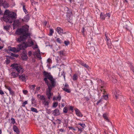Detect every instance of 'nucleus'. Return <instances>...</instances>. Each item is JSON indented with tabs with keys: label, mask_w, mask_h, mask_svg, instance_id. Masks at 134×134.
<instances>
[{
	"label": "nucleus",
	"mask_w": 134,
	"mask_h": 134,
	"mask_svg": "<svg viewBox=\"0 0 134 134\" xmlns=\"http://www.w3.org/2000/svg\"><path fill=\"white\" fill-rule=\"evenodd\" d=\"M11 55L12 56L14 57H18L19 55L18 54H16L13 53H11Z\"/></svg>",
	"instance_id": "obj_35"
},
{
	"label": "nucleus",
	"mask_w": 134,
	"mask_h": 134,
	"mask_svg": "<svg viewBox=\"0 0 134 134\" xmlns=\"http://www.w3.org/2000/svg\"><path fill=\"white\" fill-rule=\"evenodd\" d=\"M31 110L32 111L35 112L36 113L38 112V111H37V109L32 107L31 108Z\"/></svg>",
	"instance_id": "obj_23"
},
{
	"label": "nucleus",
	"mask_w": 134,
	"mask_h": 134,
	"mask_svg": "<svg viewBox=\"0 0 134 134\" xmlns=\"http://www.w3.org/2000/svg\"><path fill=\"white\" fill-rule=\"evenodd\" d=\"M22 58L23 60H25L27 59V55H22Z\"/></svg>",
	"instance_id": "obj_25"
},
{
	"label": "nucleus",
	"mask_w": 134,
	"mask_h": 134,
	"mask_svg": "<svg viewBox=\"0 0 134 134\" xmlns=\"http://www.w3.org/2000/svg\"><path fill=\"white\" fill-rule=\"evenodd\" d=\"M51 90H52L48 89V90L46 92V94L47 96V98L49 99H50L51 96L52 94L51 92Z\"/></svg>",
	"instance_id": "obj_13"
},
{
	"label": "nucleus",
	"mask_w": 134,
	"mask_h": 134,
	"mask_svg": "<svg viewBox=\"0 0 134 134\" xmlns=\"http://www.w3.org/2000/svg\"><path fill=\"white\" fill-rule=\"evenodd\" d=\"M10 94L13 96L14 94V92L13 91L12 89L9 91Z\"/></svg>",
	"instance_id": "obj_37"
},
{
	"label": "nucleus",
	"mask_w": 134,
	"mask_h": 134,
	"mask_svg": "<svg viewBox=\"0 0 134 134\" xmlns=\"http://www.w3.org/2000/svg\"><path fill=\"white\" fill-rule=\"evenodd\" d=\"M32 48L33 49H35L37 48H38V46L36 44L34 46L32 47Z\"/></svg>",
	"instance_id": "obj_45"
},
{
	"label": "nucleus",
	"mask_w": 134,
	"mask_h": 134,
	"mask_svg": "<svg viewBox=\"0 0 134 134\" xmlns=\"http://www.w3.org/2000/svg\"><path fill=\"white\" fill-rule=\"evenodd\" d=\"M100 18L102 19L103 20H104L105 19V18L106 17H108V18H109L110 16V14L106 13L105 14H104L102 13H101L100 15Z\"/></svg>",
	"instance_id": "obj_12"
},
{
	"label": "nucleus",
	"mask_w": 134,
	"mask_h": 134,
	"mask_svg": "<svg viewBox=\"0 0 134 134\" xmlns=\"http://www.w3.org/2000/svg\"><path fill=\"white\" fill-rule=\"evenodd\" d=\"M79 125H80V126H81L83 128H85L86 126L85 124H78Z\"/></svg>",
	"instance_id": "obj_38"
},
{
	"label": "nucleus",
	"mask_w": 134,
	"mask_h": 134,
	"mask_svg": "<svg viewBox=\"0 0 134 134\" xmlns=\"http://www.w3.org/2000/svg\"><path fill=\"white\" fill-rule=\"evenodd\" d=\"M103 117L106 120L108 121V117L105 114H104L103 115Z\"/></svg>",
	"instance_id": "obj_32"
},
{
	"label": "nucleus",
	"mask_w": 134,
	"mask_h": 134,
	"mask_svg": "<svg viewBox=\"0 0 134 134\" xmlns=\"http://www.w3.org/2000/svg\"><path fill=\"white\" fill-rule=\"evenodd\" d=\"M109 34H105V36L107 40V44L108 46V47L109 48H111V43L110 41L109 38L108 37V35Z\"/></svg>",
	"instance_id": "obj_10"
},
{
	"label": "nucleus",
	"mask_w": 134,
	"mask_h": 134,
	"mask_svg": "<svg viewBox=\"0 0 134 134\" xmlns=\"http://www.w3.org/2000/svg\"><path fill=\"white\" fill-rule=\"evenodd\" d=\"M27 103V101H25L23 103V104L22 106L23 107H25V105Z\"/></svg>",
	"instance_id": "obj_40"
},
{
	"label": "nucleus",
	"mask_w": 134,
	"mask_h": 134,
	"mask_svg": "<svg viewBox=\"0 0 134 134\" xmlns=\"http://www.w3.org/2000/svg\"><path fill=\"white\" fill-rule=\"evenodd\" d=\"M102 101V100L101 99H100V100H99V101H98L97 103V105H98V104L100 102Z\"/></svg>",
	"instance_id": "obj_61"
},
{
	"label": "nucleus",
	"mask_w": 134,
	"mask_h": 134,
	"mask_svg": "<svg viewBox=\"0 0 134 134\" xmlns=\"http://www.w3.org/2000/svg\"><path fill=\"white\" fill-rule=\"evenodd\" d=\"M63 111L65 113H67L68 111L67 108L66 107H65L63 109Z\"/></svg>",
	"instance_id": "obj_41"
},
{
	"label": "nucleus",
	"mask_w": 134,
	"mask_h": 134,
	"mask_svg": "<svg viewBox=\"0 0 134 134\" xmlns=\"http://www.w3.org/2000/svg\"><path fill=\"white\" fill-rule=\"evenodd\" d=\"M85 98L86 99V100H87V101H88L89 100V98L88 97H85Z\"/></svg>",
	"instance_id": "obj_64"
},
{
	"label": "nucleus",
	"mask_w": 134,
	"mask_h": 134,
	"mask_svg": "<svg viewBox=\"0 0 134 134\" xmlns=\"http://www.w3.org/2000/svg\"><path fill=\"white\" fill-rule=\"evenodd\" d=\"M70 109L71 110H73V107H72V106H70Z\"/></svg>",
	"instance_id": "obj_63"
},
{
	"label": "nucleus",
	"mask_w": 134,
	"mask_h": 134,
	"mask_svg": "<svg viewBox=\"0 0 134 134\" xmlns=\"http://www.w3.org/2000/svg\"><path fill=\"white\" fill-rule=\"evenodd\" d=\"M47 62L49 63H50L51 62V59L50 58H49L47 60Z\"/></svg>",
	"instance_id": "obj_53"
},
{
	"label": "nucleus",
	"mask_w": 134,
	"mask_h": 134,
	"mask_svg": "<svg viewBox=\"0 0 134 134\" xmlns=\"http://www.w3.org/2000/svg\"><path fill=\"white\" fill-rule=\"evenodd\" d=\"M73 80L74 81L76 80L77 79V75L76 74H74L73 75Z\"/></svg>",
	"instance_id": "obj_27"
},
{
	"label": "nucleus",
	"mask_w": 134,
	"mask_h": 134,
	"mask_svg": "<svg viewBox=\"0 0 134 134\" xmlns=\"http://www.w3.org/2000/svg\"><path fill=\"white\" fill-rule=\"evenodd\" d=\"M40 51L39 49H38L37 51V52H36L35 53H34V55H37L38 54H40Z\"/></svg>",
	"instance_id": "obj_46"
},
{
	"label": "nucleus",
	"mask_w": 134,
	"mask_h": 134,
	"mask_svg": "<svg viewBox=\"0 0 134 134\" xmlns=\"http://www.w3.org/2000/svg\"><path fill=\"white\" fill-rule=\"evenodd\" d=\"M11 123L13 124H14L15 122V120L13 118H12L11 119Z\"/></svg>",
	"instance_id": "obj_36"
},
{
	"label": "nucleus",
	"mask_w": 134,
	"mask_h": 134,
	"mask_svg": "<svg viewBox=\"0 0 134 134\" xmlns=\"http://www.w3.org/2000/svg\"><path fill=\"white\" fill-rule=\"evenodd\" d=\"M23 93L25 94H26L27 92V90H24L23 91Z\"/></svg>",
	"instance_id": "obj_54"
},
{
	"label": "nucleus",
	"mask_w": 134,
	"mask_h": 134,
	"mask_svg": "<svg viewBox=\"0 0 134 134\" xmlns=\"http://www.w3.org/2000/svg\"><path fill=\"white\" fill-rule=\"evenodd\" d=\"M11 66L12 67V68L11 69L12 72L10 73L11 76L13 78L19 76V80L25 82L27 78V76L24 74L19 75V74H22L24 72V69L22 67L15 63L12 64Z\"/></svg>",
	"instance_id": "obj_1"
},
{
	"label": "nucleus",
	"mask_w": 134,
	"mask_h": 134,
	"mask_svg": "<svg viewBox=\"0 0 134 134\" xmlns=\"http://www.w3.org/2000/svg\"><path fill=\"white\" fill-rule=\"evenodd\" d=\"M31 4L33 6H34L35 5H38V3L37 2H36L33 0L31 1Z\"/></svg>",
	"instance_id": "obj_24"
},
{
	"label": "nucleus",
	"mask_w": 134,
	"mask_h": 134,
	"mask_svg": "<svg viewBox=\"0 0 134 134\" xmlns=\"http://www.w3.org/2000/svg\"><path fill=\"white\" fill-rule=\"evenodd\" d=\"M22 55H27L26 51L24 50L22 52Z\"/></svg>",
	"instance_id": "obj_51"
},
{
	"label": "nucleus",
	"mask_w": 134,
	"mask_h": 134,
	"mask_svg": "<svg viewBox=\"0 0 134 134\" xmlns=\"http://www.w3.org/2000/svg\"><path fill=\"white\" fill-rule=\"evenodd\" d=\"M57 121L58 122V123L59 124H60L61 123V120L59 119H57Z\"/></svg>",
	"instance_id": "obj_59"
},
{
	"label": "nucleus",
	"mask_w": 134,
	"mask_h": 134,
	"mask_svg": "<svg viewBox=\"0 0 134 134\" xmlns=\"http://www.w3.org/2000/svg\"><path fill=\"white\" fill-rule=\"evenodd\" d=\"M16 15V14L14 12L6 10L4 13L3 20L7 23H12L15 18Z\"/></svg>",
	"instance_id": "obj_3"
},
{
	"label": "nucleus",
	"mask_w": 134,
	"mask_h": 134,
	"mask_svg": "<svg viewBox=\"0 0 134 134\" xmlns=\"http://www.w3.org/2000/svg\"><path fill=\"white\" fill-rule=\"evenodd\" d=\"M39 98L42 101V104L45 107L48 108L49 107V102L46 99L44 96H40Z\"/></svg>",
	"instance_id": "obj_7"
},
{
	"label": "nucleus",
	"mask_w": 134,
	"mask_h": 134,
	"mask_svg": "<svg viewBox=\"0 0 134 134\" xmlns=\"http://www.w3.org/2000/svg\"><path fill=\"white\" fill-rule=\"evenodd\" d=\"M54 32V31L53 29H50L49 34H53Z\"/></svg>",
	"instance_id": "obj_50"
},
{
	"label": "nucleus",
	"mask_w": 134,
	"mask_h": 134,
	"mask_svg": "<svg viewBox=\"0 0 134 134\" xmlns=\"http://www.w3.org/2000/svg\"><path fill=\"white\" fill-rule=\"evenodd\" d=\"M52 114L55 116H57L60 114L59 110L58 109H56L52 111Z\"/></svg>",
	"instance_id": "obj_14"
},
{
	"label": "nucleus",
	"mask_w": 134,
	"mask_h": 134,
	"mask_svg": "<svg viewBox=\"0 0 134 134\" xmlns=\"http://www.w3.org/2000/svg\"><path fill=\"white\" fill-rule=\"evenodd\" d=\"M61 97L60 95H59L57 97H54L53 99L54 100H60L61 99Z\"/></svg>",
	"instance_id": "obj_21"
},
{
	"label": "nucleus",
	"mask_w": 134,
	"mask_h": 134,
	"mask_svg": "<svg viewBox=\"0 0 134 134\" xmlns=\"http://www.w3.org/2000/svg\"><path fill=\"white\" fill-rule=\"evenodd\" d=\"M70 16L67 18V20L68 21L71 23L72 22V13L71 12L70 13Z\"/></svg>",
	"instance_id": "obj_19"
},
{
	"label": "nucleus",
	"mask_w": 134,
	"mask_h": 134,
	"mask_svg": "<svg viewBox=\"0 0 134 134\" xmlns=\"http://www.w3.org/2000/svg\"><path fill=\"white\" fill-rule=\"evenodd\" d=\"M43 74L45 77L44 79L45 82H47L48 79L49 80L53 77L50 73H48L45 71H43Z\"/></svg>",
	"instance_id": "obj_9"
},
{
	"label": "nucleus",
	"mask_w": 134,
	"mask_h": 134,
	"mask_svg": "<svg viewBox=\"0 0 134 134\" xmlns=\"http://www.w3.org/2000/svg\"><path fill=\"white\" fill-rule=\"evenodd\" d=\"M10 27V26H5L4 27V28L5 30L7 31L9 29Z\"/></svg>",
	"instance_id": "obj_33"
},
{
	"label": "nucleus",
	"mask_w": 134,
	"mask_h": 134,
	"mask_svg": "<svg viewBox=\"0 0 134 134\" xmlns=\"http://www.w3.org/2000/svg\"><path fill=\"white\" fill-rule=\"evenodd\" d=\"M0 94H1L2 95V94H4V92H3V91L2 90H0Z\"/></svg>",
	"instance_id": "obj_55"
},
{
	"label": "nucleus",
	"mask_w": 134,
	"mask_h": 134,
	"mask_svg": "<svg viewBox=\"0 0 134 134\" xmlns=\"http://www.w3.org/2000/svg\"><path fill=\"white\" fill-rule=\"evenodd\" d=\"M69 128L70 129L72 130H73L74 131H76V129H75L74 128L72 127H69Z\"/></svg>",
	"instance_id": "obj_48"
},
{
	"label": "nucleus",
	"mask_w": 134,
	"mask_h": 134,
	"mask_svg": "<svg viewBox=\"0 0 134 134\" xmlns=\"http://www.w3.org/2000/svg\"><path fill=\"white\" fill-rule=\"evenodd\" d=\"M50 82L47 81V82H45L48 87V88L50 90H52V88L54 87L57 85V82L55 79L53 77L49 80Z\"/></svg>",
	"instance_id": "obj_4"
},
{
	"label": "nucleus",
	"mask_w": 134,
	"mask_h": 134,
	"mask_svg": "<svg viewBox=\"0 0 134 134\" xmlns=\"http://www.w3.org/2000/svg\"><path fill=\"white\" fill-rule=\"evenodd\" d=\"M103 86H101V88H100V90L101 91V92H103V94H104V93L105 92V91L103 89Z\"/></svg>",
	"instance_id": "obj_44"
},
{
	"label": "nucleus",
	"mask_w": 134,
	"mask_h": 134,
	"mask_svg": "<svg viewBox=\"0 0 134 134\" xmlns=\"http://www.w3.org/2000/svg\"><path fill=\"white\" fill-rule=\"evenodd\" d=\"M78 130L79 131H80V133H81V132H82L83 131V128H78Z\"/></svg>",
	"instance_id": "obj_49"
},
{
	"label": "nucleus",
	"mask_w": 134,
	"mask_h": 134,
	"mask_svg": "<svg viewBox=\"0 0 134 134\" xmlns=\"http://www.w3.org/2000/svg\"><path fill=\"white\" fill-rule=\"evenodd\" d=\"M13 129L14 131L17 133H18L20 132L18 127L15 125H14L13 126Z\"/></svg>",
	"instance_id": "obj_18"
},
{
	"label": "nucleus",
	"mask_w": 134,
	"mask_h": 134,
	"mask_svg": "<svg viewBox=\"0 0 134 134\" xmlns=\"http://www.w3.org/2000/svg\"><path fill=\"white\" fill-rule=\"evenodd\" d=\"M23 10L26 14L28 12H27V10L26 9H24Z\"/></svg>",
	"instance_id": "obj_56"
},
{
	"label": "nucleus",
	"mask_w": 134,
	"mask_h": 134,
	"mask_svg": "<svg viewBox=\"0 0 134 134\" xmlns=\"http://www.w3.org/2000/svg\"><path fill=\"white\" fill-rule=\"evenodd\" d=\"M29 19V17L28 15H26L25 16L24 19H21L22 20V22H27Z\"/></svg>",
	"instance_id": "obj_15"
},
{
	"label": "nucleus",
	"mask_w": 134,
	"mask_h": 134,
	"mask_svg": "<svg viewBox=\"0 0 134 134\" xmlns=\"http://www.w3.org/2000/svg\"><path fill=\"white\" fill-rule=\"evenodd\" d=\"M62 75L63 77H64V80L65 79V74L64 71H63L62 72Z\"/></svg>",
	"instance_id": "obj_43"
},
{
	"label": "nucleus",
	"mask_w": 134,
	"mask_h": 134,
	"mask_svg": "<svg viewBox=\"0 0 134 134\" xmlns=\"http://www.w3.org/2000/svg\"><path fill=\"white\" fill-rule=\"evenodd\" d=\"M32 52L30 51H29L28 52V55H29V56H31V54H32Z\"/></svg>",
	"instance_id": "obj_52"
},
{
	"label": "nucleus",
	"mask_w": 134,
	"mask_h": 134,
	"mask_svg": "<svg viewBox=\"0 0 134 134\" xmlns=\"http://www.w3.org/2000/svg\"><path fill=\"white\" fill-rule=\"evenodd\" d=\"M35 86V85H31L29 86L30 88L32 90V92H33L34 90Z\"/></svg>",
	"instance_id": "obj_22"
},
{
	"label": "nucleus",
	"mask_w": 134,
	"mask_h": 134,
	"mask_svg": "<svg viewBox=\"0 0 134 134\" xmlns=\"http://www.w3.org/2000/svg\"><path fill=\"white\" fill-rule=\"evenodd\" d=\"M58 104V103L57 102H54L53 103V107H56Z\"/></svg>",
	"instance_id": "obj_34"
},
{
	"label": "nucleus",
	"mask_w": 134,
	"mask_h": 134,
	"mask_svg": "<svg viewBox=\"0 0 134 134\" xmlns=\"http://www.w3.org/2000/svg\"><path fill=\"white\" fill-rule=\"evenodd\" d=\"M22 22V20L21 19H16L14 21L13 25V28L15 29V28L18 27L21 25Z\"/></svg>",
	"instance_id": "obj_8"
},
{
	"label": "nucleus",
	"mask_w": 134,
	"mask_h": 134,
	"mask_svg": "<svg viewBox=\"0 0 134 134\" xmlns=\"http://www.w3.org/2000/svg\"><path fill=\"white\" fill-rule=\"evenodd\" d=\"M29 26L27 25H24L22 27L18 29L16 31L15 34L19 33L20 34H29L28 33L29 30Z\"/></svg>",
	"instance_id": "obj_5"
},
{
	"label": "nucleus",
	"mask_w": 134,
	"mask_h": 134,
	"mask_svg": "<svg viewBox=\"0 0 134 134\" xmlns=\"http://www.w3.org/2000/svg\"><path fill=\"white\" fill-rule=\"evenodd\" d=\"M31 102H32V104H34L36 102V100H35V99L33 98H32L31 99Z\"/></svg>",
	"instance_id": "obj_39"
},
{
	"label": "nucleus",
	"mask_w": 134,
	"mask_h": 134,
	"mask_svg": "<svg viewBox=\"0 0 134 134\" xmlns=\"http://www.w3.org/2000/svg\"><path fill=\"white\" fill-rule=\"evenodd\" d=\"M7 88L9 91H10L12 89L9 86L7 87Z\"/></svg>",
	"instance_id": "obj_58"
},
{
	"label": "nucleus",
	"mask_w": 134,
	"mask_h": 134,
	"mask_svg": "<svg viewBox=\"0 0 134 134\" xmlns=\"http://www.w3.org/2000/svg\"><path fill=\"white\" fill-rule=\"evenodd\" d=\"M80 64L86 69H88L89 68V66L87 64L81 62Z\"/></svg>",
	"instance_id": "obj_20"
},
{
	"label": "nucleus",
	"mask_w": 134,
	"mask_h": 134,
	"mask_svg": "<svg viewBox=\"0 0 134 134\" xmlns=\"http://www.w3.org/2000/svg\"><path fill=\"white\" fill-rule=\"evenodd\" d=\"M3 5L4 8H7L8 7V3L5 2L2 3Z\"/></svg>",
	"instance_id": "obj_26"
},
{
	"label": "nucleus",
	"mask_w": 134,
	"mask_h": 134,
	"mask_svg": "<svg viewBox=\"0 0 134 134\" xmlns=\"http://www.w3.org/2000/svg\"><path fill=\"white\" fill-rule=\"evenodd\" d=\"M63 89L64 91L67 93H69L70 92L69 90L67 88L64 87Z\"/></svg>",
	"instance_id": "obj_28"
},
{
	"label": "nucleus",
	"mask_w": 134,
	"mask_h": 134,
	"mask_svg": "<svg viewBox=\"0 0 134 134\" xmlns=\"http://www.w3.org/2000/svg\"><path fill=\"white\" fill-rule=\"evenodd\" d=\"M108 98V96L107 95H103L102 97V98L105 100H107Z\"/></svg>",
	"instance_id": "obj_29"
},
{
	"label": "nucleus",
	"mask_w": 134,
	"mask_h": 134,
	"mask_svg": "<svg viewBox=\"0 0 134 134\" xmlns=\"http://www.w3.org/2000/svg\"><path fill=\"white\" fill-rule=\"evenodd\" d=\"M56 30L58 34H62L63 33V29L60 27H57Z\"/></svg>",
	"instance_id": "obj_16"
},
{
	"label": "nucleus",
	"mask_w": 134,
	"mask_h": 134,
	"mask_svg": "<svg viewBox=\"0 0 134 134\" xmlns=\"http://www.w3.org/2000/svg\"><path fill=\"white\" fill-rule=\"evenodd\" d=\"M19 37L17 39V41L19 42L21 41H24L26 40L27 37L30 36V34H18Z\"/></svg>",
	"instance_id": "obj_6"
},
{
	"label": "nucleus",
	"mask_w": 134,
	"mask_h": 134,
	"mask_svg": "<svg viewBox=\"0 0 134 134\" xmlns=\"http://www.w3.org/2000/svg\"><path fill=\"white\" fill-rule=\"evenodd\" d=\"M59 53L61 56H64L65 55V53L62 51H61L59 52Z\"/></svg>",
	"instance_id": "obj_31"
},
{
	"label": "nucleus",
	"mask_w": 134,
	"mask_h": 134,
	"mask_svg": "<svg viewBox=\"0 0 134 134\" xmlns=\"http://www.w3.org/2000/svg\"><path fill=\"white\" fill-rule=\"evenodd\" d=\"M34 43L31 40H29L28 42L26 43H23L22 44L19 45L18 46L19 48H16L15 47H8V49L14 52H18L21 50H24L28 47H31L34 45Z\"/></svg>",
	"instance_id": "obj_2"
},
{
	"label": "nucleus",
	"mask_w": 134,
	"mask_h": 134,
	"mask_svg": "<svg viewBox=\"0 0 134 134\" xmlns=\"http://www.w3.org/2000/svg\"><path fill=\"white\" fill-rule=\"evenodd\" d=\"M40 88L39 87H37L36 89L35 93H38V91L40 90Z\"/></svg>",
	"instance_id": "obj_30"
},
{
	"label": "nucleus",
	"mask_w": 134,
	"mask_h": 134,
	"mask_svg": "<svg viewBox=\"0 0 134 134\" xmlns=\"http://www.w3.org/2000/svg\"><path fill=\"white\" fill-rule=\"evenodd\" d=\"M113 93H114V94L115 96V98L116 99L118 98V96L120 95L121 94V92L117 89H116L113 91Z\"/></svg>",
	"instance_id": "obj_11"
},
{
	"label": "nucleus",
	"mask_w": 134,
	"mask_h": 134,
	"mask_svg": "<svg viewBox=\"0 0 134 134\" xmlns=\"http://www.w3.org/2000/svg\"><path fill=\"white\" fill-rule=\"evenodd\" d=\"M64 43L66 46H68L69 44V41H64Z\"/></svg>",
	"instance_id": "obj_42"
},
{
	"label": "nucleus",
	"mask_w": 134,
	"mask_h": 134,
	"mask_svg": "<svg viewBox=\"0 0 134 134\" xmlns=\"http://www.w3.org/2000/svg\"><path fill=\"white\" fill-rule=\"evenodd\" d=\"M23 10H24V9H25V6L24 4H23Z\"/></svg>",
	"instance_id": "obj_62"
},
{
	"label": "nucleus",
	"mask_w": 134,
	"mask_h": 134,
	"mask_svg": "<svg viewBox=\"0 0 134 134\" xmlns=\"http://www.w3.org/2000/svg\"><path fill=\"white\" fill-rule=\"evenodd\" d=\"M57 42H58L59 43H61V41L60 40V38H57Z\"/></svg>",
	"instance_id": "obj_47"
},
{
	"label": "nucleus",
	"mask_w": 134,
	"mask_h": 134,
	"mask_svg": "<svg viewBox=\"0 0 134 134\" xmlns=\"http://www.w3.org/2000/svg\"><path fill=\"white\" fill-rule=\"evenodd\" d=\"M75 111L76 114L77 116L80 117H82L83 116V115L78 109H76Z\"/></svg>",
	"instance_id": "obj_17"
},
{
	"label": "nucleus",
	"mask_w": 134,
	"mask_h": 134,
	"mask_svg": "<svg viewBox=\"0 0 134 134\" xmlns=\"http://www.w3.org/2000/svg\"><path fill=\"white\" fill-rule=\"evenodd\" d=\"M59 131L61 132H64V131H65L64 129H60L59 130Z\"/></svg>",
	"instance_id": "obj_57"
},
{
	"label": "nucleus",
	"mask_w": 134,
	"mask_h": 134,
	"mask_svg": "<svg viewBox=\"0 0 134 134\" xmlns=\"http://www.w3.org/2000/svg\"><path fill=\"white\" fill-rule=\"evenodd\" d=\"M69 87L68 85L67 84H66L64 87L68 88Z\"/></svg>",
	"instance_id": "obj_60"
}]
</instances>
